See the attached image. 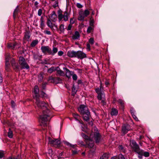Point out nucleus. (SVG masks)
Instances as JSON below:
<instances>
[{
    "instance_id": "f257e3e1",
    "label": "nucleus",
    "mask_w": 159,
    "mask_h": 159,
    "mask_svg": "<svg viewBox=\"0 0 159 159\" xmlns=\"http://www.w3.org/2000/svg\"><path fill=\"white\" fill-rule=\"evenodd\" d=\"M39 92L38 87L37 85L35 86L34 91V98L36 100V104L38 107L43 110V114L40 116V118L42 123L41 125L45 126H47L46 121L50 119L51 112L47 108L48 104L44 102L40 101Z\"/></svg>"
},
{
    "instance_id": "f03ea898",
    "label": "nucleus",
    "mask_w": 159,
    "mask_h": 159,
    "mask_svg": "<svg viewBox=\"0 0 159 159\" xmlns=\"http://www.w3.org/2000/svg\"><path fill=\"white\" fill-rule=\"evenodd\" d=\"M130 145L134 151L138 154V157L139 158L142 159L143 156L145 157H148L149 156V153L148 152H145L143 150L140 149L135 141L134 140L130 141Z\"/></svg>"
},
{
    "instance_id": "7ed1b4c3",
    "label": "nucleus",
    "mask_w": 159,
    "mask_h": 159,
    "mask_svg": "<svg viewBox=\"0 0 159 159\" xmlns=\"http://www.w3.org/2000/svg\"><path fill=\"white\" fill-rule=\"evenodd\" d=\"M41 49L43 53L45 54L54 55L58 51V49L57 48L53 46L52 50L51 48L48 46H43L41 47Z\"/></svg>"
},
{
    "instance_id": "20e7f679",
    "label": "nucleus",
    "mask_w": 159,
    "mask_h": 159,
    "mask_svg": "<svg viewBox=\"0 0 159 159\" xmlns=\"http://www.w3.org/2000/svg\"><path fill=\"white\" fill-rule=\"evenodd\" d=\"M95 91L97 94V98L99 101H101L103 105H105V95L103 90H101L98 88L95 89Z\"/></svg>"
},
{
    "instance_id": "39448f33",
    "label": "nucleus",
    "mask_w": 159,
    "mask_h": 159,
    "mask_svg": "<svg viewBox=\"0 0 159 159\" xmlns=\"http://www.w3.org/2000/svg\"><path fill=\"white\" fill-rule=\"evenodd\" d=\"M94 131L95 132L94 133L93 136L92 135V137L94 138L95 143L97 144H98L102 142V138L96 127L94 128Z\"/></svg>"
},
{
    "instance_id": "423d86ee",
    "label": "nucleus",
    "mask_w": 159,
    "mask_h": 159,
    "mask_svg": "<svg viewBox=\"0 0 159 159\" xmlns=\"http://www.w3.org/2000/svg\"><path fill=\"white\" fill-rule=\"evenodd\" d=\"M19 63L22 69H29V66L23 57H19Z\"/></svg>"
},
{
    "instance_id": "0eeeda50",
    "label": "nucleus",
    "mask_w": 159,
    "mask_h": 159,
    "mask_svg": "<svg viewBox=\"0 0 159 159\" xmlns=\"http://www.w3.org/2000/svg\"><path fill=\"white\" fill-rule=\"evenodd\" d=\"M69 15L67 11H65L63 14L60 13L58 15V19L59 22H60L62 20V19L65 21L68 20L69 18Z\"/></svg>"
},
{
    "instance_id": "6e6552de",
    "label": "nucleus",
    "mask_w": 159,
    "mask_h": 159,
    "mask_svg": "<svg viewBox=\"0 0 159 159\" xmlns=\"http://www.w3.org/2000/svg\"><path fill=\"white\" fill-rule=\"evenodd\" d=\"M89 14V11L88 10H85L84 11H80L79 13L78 19L79 20L84 21L85 17L88 16Z\"/></svg>"
},
{
    "instance_id": "1a4fd4ad",
    "label": "nucleus",
    "mask_w": 159,
    "mask_h": 159,
    "mask_svg": "<svg viewBox=\"0 0 159 159\" xmlns=\"http://www.w3.org/2000/svg\"><path fill=\"white\" fill-rule=\"evenodd\" d=\"M49 143L55 147L58 146L61 143L60 141L58 139H52L51 138H48Z\"/></svg>"
},
{
    "instance_id": "9d476101",
    "label": "nucleus",
    "mask_w": 159,
    "mask_h": 159,
    "mask_svg": "<svg viewBox=\"0 0 159 159\" xmlns=\"http://www.w3.org/2000/svg\"><path fill=\"white\" fill-rule=\"evenodd\" d=\"M78 110L81 114L89 111L87 107L84 105H81L78 108Z\"/></svg>"
},
{
    "instance_id": "9b49d317",
    "label": "nucleus",
    "mask_w": 159,
    "mask_h": 159,
    "mask_svg": "<svg viewBox=\"0 0 159 159\" xmlns=\"http://www.w3.org/2000/svg\"><path fill=\"white\" fill-rule=\"evenodd\" d=\"M131 129L130 126L127 124L124 125L122 127V135H124L127 133Z\"/></svg>"
},
{
    "instance_id": "f8f14e48",
    "label": "nucleus",
    "mask_w": 159,
    "mask_h": 159,
    "mask_svg": "<svg viewBox=\"0 0 159 159\" xmlns=\"http://www.w3.org/2000/svg\"><path fill=\"white\" fill-rule=\"evenodd\" d=\"M86 57V54L83 51H76V57L78 58L82 59Z\"/></svg>"
},
{
    "instance_id": "ddd939ff",
    "label": "nucleus",
    "mask_w": 159,
    "mask_h": 159,
    "mask_svg": "<svg viewBox=\"0 0 159 159\" xmlns=\"http://www.w3.org/2000/svg\"><path fill=\"white\" fill-rule=\"evenodd\" d=\"M7 46L8 48H11L13 49H16L19 48V45L16 42L9 43L8 44Z\"/></svg>"
},
{
    "instance_id": "4468645a",
    "label": "nucleus",
    "mask_w": 159,
    "mask_h": 159,
    "mask_svg": "<svg viewBox=\"0 0 159 159\" xmlns=\"http://www.w3.org/2000/svg\"><path fill=\"white\" fill-rule=\"evenodd\" d=\"M63 70L66 71V76L69 79L70 78L71 76L74 73V71H70L69 69L66 68H64Z\"/></svg>"
},
{
    "instance_id": "2eb2a0df",
    "label": "nucleus",
    "mask_w": 159,
    "mask_h": 159,
    "mask_svg": "<svg viewBox=\"0 0 159 159\" xmlns=\"http://www.w3.org/2000/svg\"><path fill=\"white\" fill-rule=\"evenodd\" d=\"M86 144L88 145L89 148H93L94 145V142L90 138L88 140L85 141Z\"/></svg>"
},
{
    "instance_id": "dca6fc26",
    "label": "nucleus",
    "mask_w": 159,
    "mask_h": 159,
    "mask_svg": "<svg viewBox=\"0 0 159 159\" xmlns=\"http://www.w3.org/2000/svg\"><path fill=\"white\" fill-rule=\"evenodd\" d=\"M82 115H83V117L84 120L85 121L88 122L89 120V118L90 116V112L89 111Z\"/></svg>"
},
{
    "instance_id": "f3484780",
    "label": "nucleus",
    "mask_w": 159,
    "mask_h": 159,
    "mask_svg": "<svg viewBox=\"0 0 159 159\" xmlns=\"http://www.w3.org/2000/svg\"><path fill=\"white\" fill-rule=\"evenodd\" d=\"M76 51H75L73 50L69 51L67 52V56L71 58L76 57Z\"/></svg>"
},
{
    "instance_id": "a211bd4d",
    "label": "nucleus",
    "mask_w": 159,
    "mask_h": 159,
    "mask_svg": "<svg viewBox=\"0 0 159 159\" xmlns=\"http://www.w3.org/2000/svg\"><path fill=\"white\" fill-rule=\"evenodd\" d=\"M50 20L53 22H56L57 20V15L54 11H53L50 17Z\"/></svg>"
},
{
    "instance_id": "6ab92c4d",
    "label": "nucleus",
    "mask_w": 159,
    "mask_h": 159,
    "mask_svg": "<svg viewBox=\"0 0 159 159\" xmlns=\"http://www.w3.org/2000/svg\"><path fill=\"white\" fill-rule=\"evenodd\" d=\"M51 20L50 19L48 18L47 19V25L48 27H49L51 29H52L55 25L54 24H53Z\"/></svg>"
},
{
    "instance_id": "aec40b11",
    "label": "nucleus",
    "mask_w": 159,
    "mask_h": 159,
    "mask_svg": "<svg viewBox=\"0 0 159 159\" xmlns=\"http://www.w3.org/2000/svg\"><path fill=\"white\" fill-rule=\"evenodd\" d=\"M73 116L76 120L78 121V122L79 123L81 124H83L82 122L80 121L79 120L80 116L77 114L74 113L73 114Z\"/></svg>"
},
{
    "instance_id": "412c9836",
    "label": "nucleus",
    "mask_w": 159,
    "mask_h": 159,
    "mask_svg": "<svg viewBox=\"0 0 159 159\" xmlns=\"http://www.w3.org/2000/svg\"><path fill=\"white\" fill-rule=\"evenodd\" d=\"M80 37L79 32L78 31L75 32L74 34L72 36V38L74 40L78 39Z\"/></svg>"
},
{
    "instance_id": "4be33fe9",
    "label": "nucleus",
    "mask_w": 159,
    "mask_h": 159,
    "mask_svg": "<svg viewBox=\"0 0 159 159\" xmlns=\"http://www.w3.org/2000/svg\"><path fill=\"white\" fill-rule=\"evenodd\" d=\"M118 114V110L115 108L111 109V116H116Z\"/></svg>"
},
{
    "instance_id": "5701e85b",
    "label": "nucleus",
    "mask_w": 159,
    "mask_h": 159,
    "mask_svg": "<svg viewBox=\"0 0 159 159\" xmlns=\"http://www.w3.org/2000/svg\"><path fill=\"white\" fill-rule=\"evenodd\" d=\"M30 33L29 32H26L25 33L24 39L27 41H28L30 38Z\"/></svg>"
},
{
    "instance_id": "b1692460",
    "label": "nucleus",
    "mask_w": 159,
    "mask_h": 159,
    "mask_svg": "<svg viewBox=\"0 0 159 159\" xmlns=\"http://www.w3.org/2000/svg\"><path fill=\"white\" fill-rule=\"evenodd\" d=\"M109 157V154L106 153L103 154L102 156H101L99 159H108Z\"/></svg>"
},
{
    "instance_id": "393cba45",
    "label": "nucleus",
    "mask_w": 159,
    "mask_h": 159,
    "mask_svg": "<svg viewBox=\"0 0 159 159\" xmlns=\"http://www.w3.org/2000/svg\"><path fill=\"white\" fill-rule=\"evenodd\" d=\"M18 6H17L16 9L14 10V11L13 13V17L15 19L16 18V16L18 14L19 12V9L18 8Z\"/></svg>"
},
{
    "instance_id": "a878e982",
    "label": "nucleus",
    "mask_w": 159,
    "mask_h": 159,
    "mask_svg": "<svg viewBox=\"0 0 159 159\" xmlns=\"http://www.w3.org/2000/svg\"><path fill=\"white\" fill-rule=\"evenodd\" d=\"M81 135L83 138H84L85 139V141L88 140L89 139L92 137V134L90 135V138H89L88 136H87L85 134L83 133H81Z\"/></svg>"
},
{
    "instance_id": "bb28decb",
    "label": "nucleus",
    "mask_w": 159,
    "mask_h": 159,
    "mask_svg": "<svg viewBox=\"0 0 159 159\" xmlns=\"http://www.w3.org/2000/svg\"><path fill=\"white\" fill-rule=\"evenodd\" d=\"M38 43V41L37 39H35L32 41L30 44V46L32 47H35Z\"/></svg>"
},
{
    "instance_id": "cd10ccee",
    "label": "nucleus",
    "mask_w": 159,
    "mask_h": 159,
    "mask_svg": "<svg viewBox=\"0 0 159 159\" xmlns=\"http://www.w3.org/2000/svg\"><path fill=\"white\" fill-rule=\"evenodd\" d=\"M10 65L9 62H5V69L7 71H9L10 70Z\"/></svg>"
},
{
    "instance_id": "c85d7f7f",
    "label": "nucleus",
    "mask_w": 159,
    "mask_h": 159,
    "mask_svg": "<svg viewBox=\"0 0 159 159\" xmlns=\"http://www.w3.org/2000/svg\"><path fill=\"white\" fill-rule=\"evenodd\" d=\"M13 136L12 131L10 128L9 129L8 132V136L10 138H12Z\"/></svg>"
},
{
    "instance_id": "c756f323",
    "label": "nucleus",
    "mask_w": 159,
    "mask_h": 159,
    "mask_svg": "<svg viewBox=\"0 0 159 159\" xmlns=\"http://www.w3.org/2000/svg\"><path fill=\"white\" fill-rule=\"evenodd\" d=\"M57 74L61 76H64L65 73L64 72L61 70H57Z\"/></svg>"
},
{
    "instance_id": "7c9ffc66",
    "label": "nucleus",
    "mask_w": 159,
    "mask_h": 159,
    "mask_svg": "<svg viewBox=\"0 0 159 159\" xmlns=\"http://www.w3.org/2000/svg\"><path fill=\"white\" fill-rule=\"evenodd\" d=\"M94 29V27L89 26L88 27L87 30L88 33H90L91 31H93Z\"/></svg>"
},
{
    "instance_id": "2f4dec72",
    "label": "nucleus",
    "mask_w": 159,
    "mask_h": 159,
    "mask_svg": "<svg viewBox=\"0 0 159 159\" xmlns=\"http://www.w3.org/2000/svg\"><path fill=\"white\" fill-rule=\"evenodd\" d=\"M10 55L9 54H7L5 56V62H9L10 59Z\"/></svg>"
},
{
    "instance_id": "473e14b6",
    "label": "nucleus",
    "mask_w": 159,
    "mask_h": 159,
    "mask_svg": "<svg viewBox=\"0 0 159 159\" xmlns=\"http://www.w3.org/2000/svg\"><path fill=\"white\" fill-rule=\"evenodd\" d=\"M13 68L15 70L18 69L19 66L16 63L11 65Z\"/></svg>"
},
{
    "instance_id": "72a5a7b5",
    "label": "nucleus",
    "mask_w": 159,
    "mask_h": 159,
    "mask_svg": "<svg viewBox=\"0 0 159 159\" xmlns=\"http://www.w3.org/2000/svg\"><path fill=\"white\" fill-rule=\"evenodd\" d=\"M76 20L74 17L71 18L70 20V24L72 25L74 24L75 21Z\"/></svg>"
},
{
    "instance_id": "f704fd0d",
    "label": "nucleus",
    "mask_w": 159,
    "mask_h": 159,
    "mask_svg": "<svg viewBox=\"0 0 159 159\" xmlns=\"http://www.w3.org/2000/svg\"><path fill=\"white\" fill-rule=\"evenodd\" d=\"M117 102L119 103L121 106L122 107H123L124 106V102L121 99H119Z\"/></svg>"
},
{
    "instance_id": "c9c22d12",
    "label": "nucleus",
    "mask_w": 159,
    "mask_h": 159,
    "mask_svg": "<svg viewBox=\"0 0 159 159\" xmlns=\"http://www.w3.org/2000/svg\"><path fill=\"white\" fill-rule=\"evenodd\" d=\"M56 70L54 67H51L48 70V72L49 73H51Z\"/></svg>"
},
{
    "instance_id": "e433bc0d",
    "label": "nucleus",
    "mask_w": 159,
    "mask_h": 159,
    "mask_svg": "<svg viewBox=\"0 0 159 159\" xmlns=\"http://www.w3.org/2000/svg\"><path fill=\"white\" fill-rule=\"evenodd\" d=\"M59 30L61 32H63L64 31V25L63 24H62L60 25L59 27Z\"/></svg>"
},
{
    "instance_id": "4c0bfd02",
    "label": "nucleus",
    "mask_w": 159,
    "mask_h": 159,
    "mask_svg": "<svg viewBox=\"0 0 159 159\" xmlns=\"http://www.w3.org/2000/svg\"><path fill=\"white\" fill-rule=\"evenodd\" d=\"M47 84V83L46 82L43 83L42 85V89L43 90H44L46 89V86Z\"/></svg>"
},
{
    "instance_id": "58836bf2",
    "label": "nucleus",
    "mask_w": 159,
    "mask_h": 159,
    "mask_svg": "<svg viewBox=\"0 0 159 159\" xmlns=\"http://www.w3.org/2000/svg\"><path fill=\"white\" fill-rule=\"evenodd\" d=\"M48 154L49 156H50L51 157H52V155H53V151L51 149H49L48 150Z\"/></svg>"
},
{
    "instance_id": "ea45409f",
    "label": "nucleus",
    "mask_w": 159,
    "mask_h": 159,
    "mask_svg": "<svg viewBox=\"0 0 159 159\" xmlns=\"http://www.w3.org/2000/svg\"><path fill=\"white\" fill-rule=\"evenodd\" d=\"M43 78V76L42 74H40L39 76L38 77V80L39 81V82L42 81V80Z\"/></svg>"
},
{
    "instance_id": "a19ab883",
    "label": "nucleus",
    "mask_w": 159,
    "mask_h": 159,
    "mask_svg": "<svg viewBox=\"0 0 159 159\" xmlns=\"http://www.w3.org/2000/svg\"><path fill=\"white\" fill-rule=\"evenodd\" d=\"M43 32L45 34H46L48 35H51V33L49 30H44L43 31Z\"/></svg>"
},
{
    "instance_id": "79ce46f5",
    "label": "nucleus",
    "mask_w": 159,
    "mask_h": 159,
    "mask_svg": "<svg viewBox=\"0 0 159 159\" xmlns=\"http://www.w3.org/2000/svg\"><path fill=\"white\" fill-rule=\"evenodd\" d=\"M94 20L93 19H92L91 18L90 19V21L89 22V25L91 26L94 27Z\"/></svg>"
},
{
    "instance_id": "37998d69",
    "label": "nucleus",
    "mask_w": 159,
    "mask_h": 159,
    "mask_svg": "<svg viewBox=\"0 0 159 159\" xmlns=\"http://www.w3.org/2000/svg\"><path fill=\"white\" fill-rule=\"evenodd\" d=\"M72 76L73 80H74L76 81L77 80V76L76 74L73 73V75H72Z\"/></svg>"
},
{
    "instance_id": "c03bdc74",
    "label": "nucleus",
    "mask_w": 159,
    "mask_h": 159,
    "mask_svg": "<svg viewBox=\"0 0 159 159\" xmlns=\"http://www.w3.org/2000/svg\"><path fill=\"white\" fill-rule=\"evenodd\" d=\"M41 95L42 98L45 97H47V95L43 91H41Z\"/></svg>"
},
{
    "instance_id": "a18cd8bd",
    "label": "nucleus",
    "mask_w": 159,
    "mask_h": 159,
    "mask_svg": "<svg viewBox=\"0 0 159 159\" xmlns=\"http://www.w3.org/2000/svg\"><path fill=\"white\" fill-rule=\"evenodd\" d=\"M45 26V25L44 24V22H41L40 24V28H41L42 30L43 29L44 27Z\"/></svg>"
},
{
    "instance_id": "49530a36",
    "label": "nucleus",
    "mask_w": 159,
    "mask_h": 159,
    "mask_svg": "<svg viewBox=\"0 0 159 159\" xmlns=\"http://www.w3.org/2000/svg\"><path fill=\"white\" fill-rule=\"evenodd\" d=\"M43 11L41 8L39 9L38 11V14L39 16H40L42 13Z\"/></svg>"
},
{
    "instance_id": "de8ad7c7",
    "label": "nucleus",
    "mask_w": 159,
    "mask_h": 159,
    "mask_svg": "<svg viewBox=\"0 0 159 159\" xmlns=\"http://www.w3.org/2000/svg\"><path fill=\"white\" fill-rule=\"evenodd\" d=\"M99 89H100L101 90H103V88L102 86V83L101 81L100 82V85L99 87H98Z\"/></svg>"
},
{
    "instance_id": "09e8293b",
    "label": "nucleus",
    "mask_w": 159,
    "mask_h": 159,
    "mask_svg": "<svg viewBox=\"0 0 159 159\" xmlns=\"http://www.w3.org/2000/svg\"><path fill=\"white\" fill-rule=\"evenodd\" d=\"M89 42L91 44H93L94 43L93 39L92 38H90L89 40Z\"/></svg>"
},
{
    "instance_id": "8fccbe9b",
    "label": "nucleus",
    "mask_w": 159,
    "mask_h": 159,
    "mask_svg": "<svg viewBox=\"0 0 159 159\" xmlns=\"http://www.w3.org/2000/svg\"><path fill=\"white\" fill-rule=\"evenodd\" d=\"M61 79L58 77H57L55 78V81H57L58 82L60 83V82L61 81Z\"/></svg>"
},
{
    "instance_id": "3c124183",
    "label": "nucleus",
    "mask_w": 159,
    "mask_h": 159,
    "mask_svg": "<svg viewBox=\"0 0 159 159\" xmlns=\"http://www.w3.org/2000/svg\"><path fill=\"white\" fill-rule=\"evenodd\" d=\"M76 6L78 8H80L83 7L82 5L80 3H76Z\"/></svg>"
},
{
    "instance_id": "603ef678",
    "label": "nucleus",
    "mask_w": 159,
    "mask_h": 159,
    "mask_svg": "<svg viewBox=\"0 0 159 159\" xmlns=\"http://www.w3.org/2000/svg\"><path fill=\"white\" fill-rule=\"evenodd\" d=\"M72 155L77 154L78 153V151H77V150L76 149H75L74 150H72Z\"/></svg>"
},
{
    "instance_id": "864d4df0",
    "label": "nucleus",
    "mask_w": 159,
    "mask_h": 159,
    "mask_svg": "<svg viewBox=\"0 0 159 159\" xmlns=\"http://www.w3.org/2000/svg\"><path fill=\"white\" fill-rule=\"evenodd\" d=\"M63 53H64L63 52L61 51H59L58 52V56H62L63 55Z\"/></svg>"
},
{
    "instance_id": "5fc2aeb1",
    "label": "nucleus",
    "mask_w": 159,
    "mask_h": 159,
    "mask_svg": "<svg viewBox=\"0 0 159 159\" xmlns=\"http://www.w3.org/2000/svg\"><path fill=\"white\" fill-rule=\"evenodd\" d=\"M72 28V25L69 24L67 28V30H71Z\"/></svg>"
},
{
    "instance_id": "6e6d98bb",
    "label": "nucleus",
    "mask_w": 159,
    "mask_h": 159,
    "mask_svg": "<svg viewBox=\"0 0 159 159\" xmlns=\"http://www.w3.org/2000/svg\"><path fill=\"white\" fill-rule=\"evenodd\" d=\"M77 90L76 89L74 85H73L72 89V91L77 92Z\"/></svg>"
},
{
    "instance_id": "4d7b16f0",
    "label": "nucleus",
    "mask_w": 159,
    "mask_h": 159,
    "mask_svg": "<svg viewBox=\"0 0 159 159\" xmlns=\"http://www.w3.org/2000/svg\"><path fill=\"white\" fill-rule=\"evenodd\" d=\"M11 103L12 107L13 108L15 106V103L14 102L13 100L11 101Z\"/></svg>"
},
{
    "instance_id": "13d9d810",
    "label": "nucleus",
    "mask_w": 159,
    "mask_h": 159,
    "mask_svg": "<svg viewBox=\"0 0 159 159\" xmlns=\"http://www.w3.org/2000/svg\"><path fill=\"white\" fill-rule=\"evenodd\" d=\"M131 114H132V116H133L134 115H135V111L133 109H131Z\"/></svg>"
},
{
    "instance_id": "bf43d9fd",
    "label": "nucleus",
    "mask_w": 159,
    "mask_h": 159,
    "mask_svg": "<svg viewBox=\"0 0 159 159\" xmlns=\"http://www.w3.org/2000/svg\"><path fill=\"white\" fill-rule=\"evenodd\" d=\"M11 65L16 63L15 59L12 58L11 61Z\"/></svg>"
},
{
    "instance_id": "052dcab7",
    "label": "nucleus",
    "mask_w": 159,
    "mask_h": 159,
    "mask_svg": "<svg viewBox=\"0 0 159 159\" xmlns=\"http://www.w3.org/2000/svg\"><path fill=\"white\" fill-rule=\"evenodd\" d=\"M105 84L106 85V86H107L108 85H109L110 84L109 81L107 80H106V81L105 82Z\"/></svg>"
},
{
    "instance_id": "680f3d73",
    "label": "nucleus",
    "mask_w": 159,
    "mask_h": 159,
    "mask_svg": "<svg viewBox=\"0 0 159 159\" xmlns=\"http://www.w3.org/2000/svg\"><path fill=\"white\" fill-rule=\"evenodd\" d=\"M133 118L136 120V121H138L139 120L137 116H135V115H134L132 116Z\"/></svg>"
},
{
    "instance_id": "e2e57ef3",
    "label": "nucleus",
    "mask_w": 159,
    "mask_h": 159,
    "mask_svg": "<svg viewBox=\"0 0 159 159\" xmlns=\"http://www.w3.org/2000/svg\"><path fill=\"white\" fill-rule=\"evenodd\" d=\"M4 155V153L3 152H0V159H1L3 157Z\"/></svg>"
},
{
    "instance_id": "0e129e2a",
    "label": "nucleus",
    "mask_w": 159,
    "mask_h": 159,
    "mask_svg": "<svg viewBox=\"0 0 159 159\" xmlns=\"http://www.w3.org/2000/svg\"><path fill=\"white\" fill-rule=\"evenodd\" d=\"M40 21L41 22H44V18L43 16H41V17L40 19Z\"/></svg>"
},
{
    "instance_id": "69168bd1",
    "label": "nucleus",
    "mask_w": 159,
    "mask_h": 159,
    "mask_svg": "<svg viewBox=\"0 0 159 159\" xmlns=\"http://www.w3.org/2000/svg\"><path fill=\"white\" fill-rule=\"evenodd\" d=\"M119 148L120 150H122L124 149V147L122 145H121L119 146Z\"/></svg>"
},
{
    "instance_id": "338daca9",
    "label": "nucleus",
    "mask_w": 159,
    "mask_h": 159,
    "mask_svg": "<svg viewBox=\"0 0 159 159\" xmlns=\"http://www.w3.org/2000/svg\"><path fill=\"white\" fill-rule=\"evenodd\" d=\"M39 4V3L37 1H36L34 2V5L36 7H38V5Z\"/></svg>"
},
{
    "instance_id": "774afa93",
    "label": "nucleus",
    "mask_w": 159,
    "mask_h": 159,
    "mask_svg": "<svg viewBox=\"0 0 159 159\" xmlns=\"http://www.w3.org/2000/svg\"><path fill=\"white\" fill-rule=\"evenodd\" d=\"M87 48L88 49H89V50H90V45L88 43V44H87Z\"/></svg>"
}]
</instances>
